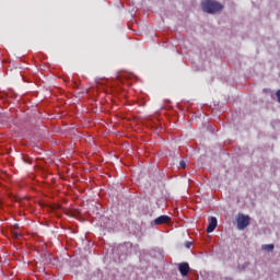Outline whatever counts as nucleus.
<instances>
[{"instance_id":"obj_1","label":"nucleus","mask_w":280,"mask_h":280,"mask_svg":"<svg viewBox=\"0 0 280 280\" xmlns=\"http://www.w3.org/2000/svg\"><path fill=\"white\" fill-rule=\"evenodd\" d=\"M201 9L203 12H207V14H215L222 12L224 7L215 0H203L201 2Z\"/></svg>"},{"instance_id":"obj_2","label":"nucleus","mask_w":280,"mask_h":280,"mask_svg":"<svg viewBox=\"0 0 280 280\" xmlns=\"http://www.w3.org/2000/svg\"><path fill=\"white\" fill-rule=\"evenodd\" d=\"M236 222L238 231H244V229H246V226L250 224V217L245 214H238Z\"/></svg>"},{"instance_id":"obj_3","label":"nucleus","mask_w":280,"mask_h":280,"mask_svg":"<svg viewBox=\"0 0 280 280\" xmlns=\"http://www.w3.org/2000/svg\"><path fill=\"white\" fill-rule=\"evenodd\" d=\"M218 228V219L215 217H211L209 219V224L207 226V233H213Z\"/></svg>"},{"instance_id":"obj_4","label":"nucleus","mask_w":280,"mask_h":280,"mask_svg":"<svg viewBox=\"0 0 280 280\" xmlns=\"http://www.w3.org/2000/svg\"><path fill=\"white\" fill-rule=\"evenodd\" d=\"M178 270H179L182 277H187L189 275V270H191L189 268V262H180L178 265Z\"/></svg>"},{"instance_id":"obj_5","label":"nucleus","mask_w":280,"mask_h":280,"mask_svg":"<svg viewBox=\"0 0 280 280\" xmlns=\"http://www.w3.org/2000/svg\"><path fill=\"white\" fill-rule=\"evenodd\" d=\"M167 222H170V217L163 214V215H160L154 221H153V224L155 226H159L161 224H167Z\"/></svg>"},{"instance_id":"obj_6","label":"nucleus","mask_w":280,"mask_h":280,"mask_svg":"<svg viewBox=\"0 0 280 280\" xmlns=\"http://www.w3.org/2000/svg\"><path fill=\"white\" fill-rule=\"evenodd\" d=\"M262 250H268L271 253V250H275V245L273 244H265L261 246Z\"/></svg>"},{"instance_id":"obj_7","label":"nucleus","mask_w":280,"mask_h":280,"mask_svg":"<svg viewBox=\"0 0 280 280\" xmlns=\"http://www.w3.org/2000/svg\"><path fill=\"white\" fill-rule=\"evenodd\" d=\"M179 167H182V170H187V163L184 160H182L179 162Z\"/></svg>"},{"instance_id":"obj_8","label":"nucleus","mask_w":280,"mask_h":280,"mask_svg":"<svg viewBox=\"0 0 280 280\" xmlns=\"http://www.w3.org/2000/svg\"><path fill=\"white\" fill-rule=\"evenodd\" d=\"M185 246L187 248H191V246H194V243L188 241V242L185 243Z\"/></svg>"},{"instance_id":"obj_9","label":"nucleus","mask_w":280,"mask_h":280,"mask_svg":"<svg viewBox=\"0 0 280 280\" xmlns=\"http://www.w3.org/2000/svg\"><path fill=\"white\" fill-rule=\"evenodd\" d=\"M13 237H15V240H19L21 235L19 234V232H13Z\"/></svg>"},{"instance_id":"obj_10","label":"nucleus","mask_w":280,"mask_h":280,"mask_svg":"<svg viewBox=\"0 0 280 280\" xmlns=\"http://www.w3.org/2000/svg\"><path fill=\"white\" fill-rule=\"evenodd\" d=\"M118 250H126V246L120 245V246L118 247Z\"/></svg>"},{"instance_id":"obj_11","label":"nucleus","mask_w":280,"mask_h":280,"mask_svg":"<svg viewBox=\"0 0 280 280\" xmlns=\"http://www.w3.org/2000/svg\"><path fill=\"white\" fill-rule=\"evenodd\" d=\"M96 84H102L100 79H96Z\"/></svg>"},{"instance_id":"obj_12","label":"nucleus","mask_w":280,"mask_h":280,"mask_svg":"<svg viewBox=\"0 0 280 280\" xmlns=\"http://www.w3.org/2000/svg\"><path fill=\"white\" fill-rule=\"evenodd\" d=\"M14 229H19V224H15V225H14Z\"/></svg>"}]
</instances>
